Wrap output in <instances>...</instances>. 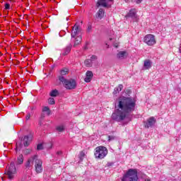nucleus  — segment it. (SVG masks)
Instances as JSON below:
<instances>
[{"label": "nucleus", "mask_w": 181, "mask_h": 181, "mask_svg": "<svg viewBox=\"0 0 181 181\" xmlns=\"http://www.w3.org/2000/svg\"><path fill=\"white\" fill-rule=\"evenodd\" d=\"M107 165V166H112V163H108Z\"/></svg>", "instance_id": "obj_36"}, {"label": "nucleus", "mask_w": 181, "mask_h": 181, "mask_svg": "<svg viewBox=\"0 0 181 181\" xmlns=\"http://www.w3.org/2000/svg\"><path fill=\"white\" fill-rule=\"evenodd\" d=\"M5 9H6V10L11 9V4H9L8 3H6L5 4Z\"/></svg>", "instance_id": "obj_31"}, {"label": "nucleus", "mask_w": 181, "mask_h": 181, "mask_svg": "<svg viewBox=\"0 0 181 181\" xmlns=\"http://www.w3.org/2000/svg\"><path fill=\"white\" fill-rule=\"evenodd\" d=\"M144 67L146 69V70H148V69L152 67V62H151L149 59H146L144 61Z\"/></svg>", "instance_id": "obj_17"}, {"label": "nucleus", "mask_w": 181, "mask_h": 181, "mask_svg": "<svg viewBox=\"0 0 181 181\" xmlns=\"http://www.w3.org/2000/svg\"><path fill=\"white\" fill-rule=\"evenodd\" d=\"M84 64L86 67H91L93 66V63L90 59H86L84 62Z\"/></svg>", "instance_id": "obj_23"}, {"label": "nucleus", "mask_w": 181, "mask_h": 181, "mask_svg": "<svg viewBox=\"0 0 181 181\" xmlns=\"http://www.w3.org/2000/svg\"><path fill=\"white\" fill-rule=\"evenodd\" d=\"M124 1H125V2H127V3L129 2V0H124Z\"/></svg>", "instance_id": "obj_41"}, {"label": "nucleus", "mask_w": 181, "mask_h": 181, "mask_svg": "<svg viewBox=\"0 0 181 181\" xmlns=\"http://www.w3.org/2000/svg\"><path fill=\"white\" fill-rule=\"evenodd\" d=\"M96 159H104L108 155V149L104 146H98L94 153Z\"/></svg>", "instance_id": "obj_5"}, {"label": "nucleus", "mask_w": 181, "mask_h": 181, "mask_svg": "<svg viewBox=\"0 0 181 181\" xmlns=\"http://www.w3.org/2000/svg\"><path fill=\"white\" fill-rule=\"evenodd\" d=\"M128 57V52L127 51H120L117 54V59H119L120 60H122L125 59V57Z\"/></svg>", "instance_id": "obj_14"}, {"label": "nucleus", "mask_w": 181, "mask_h": 181, "mask_svg": "<svg viewBox=\"0 0 181 181\" xmlns=\"http://www.w3.org/2000/svg\"><path fill=\"white\" fill-rule=\"evenodd\" d=\"M69 73V69L66 68L63 69L62 70H61L60 71V75L59 76V77H63V76H66V74H67Z\"/></svg>", "instance_id": "obj_22"}, {"label": "nucleus", "mask_w": 181, "mask_h": 181, "mask_svg": "<svg viewBox=\"0 0 181 181\" xmlns=\"http://www.w3.org/2000/svg\"><path fill=\"white\" fill-rule=\"evenodd\" d=\"M17 165H22L23 163V155L21 154L18 158H17Z\"/></svg>", "instance_id": "obj_21"}, {"label": "nucleus", "mask_w": 181, "mask_h": 181, "mask_svg": "<svg viewBox=\"0 0 181 181\" xmlns=\"http://www.w3.org/2000/svg\"><path fill=\"white\" fill-rule=\"evenodd\" d=\"M71 47H73V45L69 44L66 47L63 48L62 50L61 56H67V54L71 52Z\"/></svg>", "instance_id": "obj_10"}, {"label": "nucleus", "mask_w": 181, "mask_h": 181, "mask_svg": "<svg viewBox=\"0 0 181 181\" xmlns=\"http://www.w3.org/2000/svg\"><path fill=\"white\" fill-rule=\"evenodd\" d=\"M42 112H47V115H50V108L47 106H45L42 108Z\"/></svg>", "instance_id": "obj_24"}, {"label": "nucleus", "mask_w": 181, "mask_h": 181, "mask_svg": "<svg viewBox=\"0 0 181 181\" xmlns=\"http://www.w3.org/2000/svg\"><path fill=\"white\" fill-rule=\"evenodd\" d=\"M115 47H118V46L115 45Z\"/></svg>", "instance_id": "obj_42"}, {"label": "nucleus", "mask_w": 181, "mask_h": 181, "mask_svg": "<svg viewBox=\"0 0 181 181\" xmlns=\"http://www.w3.org/2000/svg\"><path fill=\"white\" fill-rule=\"evenodd\" d=\"M84 156H86V153L84 151H81L80 154H79V159H80L81 162H82Z\"/></svg>", "instance_id": "obj_25"}, {"label": "nucleus", "mask_w": 181, "mask_h": 181, "mask_svg": "<svg viewBox=\"0 0 181 181\" xmlns=\"http://www.w3.org/2000/svg\"><path fill=\"white\" fill-rule=\"evenodd\" d=\"M35 166L36 173H42L43 172V161L39 158L37 155L31 156L25 163V168L28 170H30Z\"/></svg>", "instance_id": "obj_2"}, {"label": "nucleus", "mask_w": 181, "mask_h": 181, "mask_svg": "<svg viewBox=\"0 0 181 181\" xmlns=\"http://www.w3.org/2000/svg\"><path fill=\"white\" fill-rule=\"evenodd\" d=\"M104 13H105V11L103 8H100L98 11L96 13V18L99 21H101L103 18H104Z\"/></svg>", "instance_id": "obj_15"}, {"label": "nucleus", "mask_w": 181, "mask_h": 181, "mask_svg": "<svg viewBox=\"0 0 181 181\" xmlns=\"http://www.w3.org/2000/svg\"><path fill=\"white\" fill-rule=\"evenodd\" d=\"M15 173H16V168L15 167V163L11 162L8 167V169L5 173V175H7L8 179L12 180V179H13V175H15Z\"/></svg>", "instance_id": "obj_6"}, {"label": "nucleus", "mask_w": 181, "mask_h": 181, "mask_svg": "<svg viewBox=\"0 0 181 181\" xmlns=\"http://www.w3.org/2000/svg\"><path fill=\"white\" fill-rule=\"evenodd\" d=\"M30 119V113H28L26 117H25V119L26 121H28V119Z\"/></svg>", "instance_id": "obj_33"}, {"label": "nucleus", "mask_w": 181, "mask_h": 181, "mask_svg": "<svg viewBox=\"0 0 181 181\" xmlns=\"http://www.w3.org/2000/svg\"><path fill=\"white\" fill-rule=\"evenodd\" d=\"M43 149V144H38L37 146V151H42Z\"/></svg>", "instance_id": "obj_29"}, {"label": "nucleus", "mask_w": 181, "mask_h": 181, "mask_svg": "<svg viewBox=\"0 0 181 181\" xmlns=\"http://www.w3.org/2000/svg\"><path fill=\"white\" fill-rule=\"evenodd\" d=\"M59 80L67 90H74L77 87V83L74 79L67 80L64 76H59Z\"/></svg>", "instance_id": "obj_4"}, {"label": "nucleus", "mask_w": 181, "mask_h": 181, "mask_svg": "<svg viewBox=\"0 0 181 181\" xmlns=\"http://www.w3.org/2000/svg\"><path fill=\"white\" fill-rule=\"evenodd\" d=\"M154 124H156V119L153 117H151L147 119V122L145 124V128H151L153 127Z\"/></svg>", "instance_id": "obj_9"}, {"label": "nucleus", "mask_w": 181, "mask_h": 181, "mask_svg": "<svg viewBox=\"0 0 181 181\" xmlns=\"http://www.w3.org/2000/svg\"><path fill=\"white\" fill-rule=\"evenodd\" d=\"M114 139H115V136H108V141H109V142L110 141H114Z\"/></svg>", "instance_id": "obj_32"}, {"label": "nucleus", "mask_w": 181, "mask_h": 181, "mask_svg": "<svg viewBox=\"0 0 181 181\" xmlns=\"http://www.w3.org/2000/svg\"><path fill=\"white\" fill-rule=\"evenodd\" d=\"M41 118H45V114L43 113L41 114Z\"/></svg>", "instance_id": "obj_38"}, {"label": "nucleus", "mask_w": 181, "mask_h": 181, "mask_svg": "<svg viewBox=\"0 0 181 181\" xmlns=\"http://www.w3.org/2000/svg\"><path fill=\"white\" fill-rule=\"evenodd\" d=\"M92 28L91 25H88V30H90Z\"/></svg>", "instance_id": "obj_37"}, {"label": "nucleus", "mask_w": 181, "mask_h": 181, "mask_svg": "<svg viewBox=\"0 0 181 181\" xmlns=\"http://www.w3.org/2000/svg\"><path fill=\"white\" fill-rule=\"evenodd\" d=\"M94 74H93V71H88L86 74V78H84V81L86 83H90L91 80H93V76Z\"/></svg>", "instance_id": "obj_13"}, {"label": "nucleus", "mask_w": 181, "mask_h": 181, "mask_svg": "<svg viewBox=\"0 0 181 181\" xmlns=\"http://www.w3.org/2000/svg\"><path fill=\"white\" fill-rule=\"evenodd\" d=\"M71 36L72 39L76 36H80V25L77 23L72 28Z\"/></svg>", "instance_id": "obj_8"}, {"label": "nucleus", "mask_w": 181, "mask_h": 181, "mask_svg": "<svg viewBox=\"0 0 181 181\" xmlns=\"http://www.w3.org/2000/svg\"><path fill=\"white\" fill-rule=\"evenodd\" d=\"M136 103L132 98L122 97L119 98L117 109L112 114V119L117 122L124 121L127 117L135 111Z\"/></svg>", "instance_id": "obj_1"}, {"label": "nucleus", "mask_w": 181, "mask_h": 181, "mask_svg": "<svg viewBox=\"0 0 181 181\" xmlns=\"http://www.w3.org/2000/svg\"><path fill=\"white\" fill-rule=\"evenodd\" d=\"M32 139V135L29 136H25L23 138V145L24 146H29V141Z\"/></svg>", "instance_id": "obj_18"}, {"label": "nucleus", "mask_w": 181, "mask_h": 181, "mask_svg": "<svg viewBox=\"0 0 181 181\" xmlns=\"http://www.w3.org/2000/svg\"><path fill=\"white\" fill-rule=\"evenodd\" d=\"M62 151H57V155H58V156H60V155H62Z\"/></svg>", "instance_id": "obj_35"}, {"label": "nucleus", "mask_w": 181, "mask_h": 181, "mask_svg": "<svg viewBox=\"0 0 181 181\" xmlns=\"http://www.w3.org/2000/svg\"><path fill=\"white\" fill-rule=\"evenodd\" d=\"M136 4H141L142 2V0H135Z\"/></svg>", "instance_id": "obj_34"}, {"label": "nucleus", "mask_w": 181, "mask_h": 181, "mask_svg": "<svg viewBox=\"0 0 181 181\" xmlns=\"http://www.w3.org/2000/svg\"><path fill=\"white\" fill-rule=\"evenodd\" d=\"M144 42L146 45H148V46H153V45H156L155 35L151 34L146 35L144 38Z\"/></svg>", "instance_id": "obj_7"}, {"label": "nucleus", "mask_w": 181, "mask_h": 181, "mask_svg": "<svg viewBox=\"0 0 181 181\" xmlns=\"http://www.w3.org/2000/svg\"><path fill=\"white\" fill-rule=\"evenodd\" d=\"M126 18H132V19H136V18H138V16L136 15V9H130L129 13L127 14Z\"/></svg>", "instance_id": "obj_11"}, {"label": "nucleus", "mask_w": 181, "mask_h": 181, "mask_svg": "<svg viewBox=\"0 0 181 181\" xmlns=\"http://www.w3.org/2000/svg\"><path fill=\"white\" fill-rule=\"evenodd\" d=\"M87 49H88V47H87V46H86V47H84V49H85V50H87Z\"/></svg>", "instance_id": "obj_40"}, {"label": "nucleus", "mask_w": 181, "mask_h": 181, "mask_svg": "<svg viewBox=\"0 0 181 181\" xmlns=\"http://www.w3.org/2000/svg\"><path fill=\"white\" fill-rule=\"evenodd\" d=\"M89 60H91V62L93 63V62H94V60H97V56L95 55H92L90 57V59Z\"/></svg>", "instance_id": "obj_30"}, {"label": "nucleus", "mask_w": 181, "mask_h": 181, "mask_svg": "<svg viewBox=\"0 0 181 181\" xmlns=\"http://www.w3.org/2000/svg\"><path fill=\"white\" fill-rule=\"evenodd\" d=\"M122 88H124V86H122V84H119L118 86V87L115 88L114 91H113V94H118V93H119V91H121L122 90Z\"/></svg>", "instance_id": "obj_19"}, {"label": "nucleus", "mask_w": 181, "mask_h": 181, "mask_svg": "<svg viewBox=\"0 0 181 181\" xmlns=\"http://www.w3.org/2000/svg\"><path fill=\"white\" fill-rule=\"evenodd\" d=\"M31 152H32V149H30V148H27V149L24 150L25 155H29L30 153H31Z\"/></svg>", "instance_id": "obj_28"}, {"label": "nucleus", "mask_w": 181, "mask_h": 181, "mask_svg": "<svg viewBox=\"0 0 181 181\" xmlns=\"http://www.w3.org/2000/svg\"><path fill=\"white\" fill-rule=\"evenodd\" d=\"M122 181H138V170L129 169L122 178Z\"/></svg>", "instance_id": "obj_3"}, {"label": "nucleus", "mask_w": 181, "mask_h": 181, "mask_svg": "<svg viewBox=\"0 0 181 181\" xmlns=\"http://www.w3.org/2000/svg\"><path fill=\"white\" fill-rule=\"evenodd\" d=\"M2 180H4V177H2Z\"/></svg>", "instance_id": "obj_43"}, {"label": "nucleus", "mask_w": 181, "mask_h": 181, "mask_svg": "<svg viewBox=\"0 0 181 181\" xmlns=\"http://www.w3.org/2000/svg\"><path fill=\"white\" fill-rule=\"evenodd\" d=\"M74 39L75 40L74 47H76V46H78V45L81 43V40H83L81 35H78L77 37H75Z\"/></svg>", "instance_id": "obj_16"}, {"label": "nucleus", "mask_w": 181, "mask_h": 181, "mask_svg": "<svg viewBox=\"0 0 181 181\" xmlns=\"http://www.w3.org/2000/svg\"><path fill=\"white\" fill-rule=\"evenodd\" d=\"M59 94L60 93H59V90H57V89L52 90L49 93L50 97H57V95H59Z\"/></svg>", "instance_id": "obj_20"}, {"label": "nucleus", "mask_w": 181, "mask_h": 181, "mask_svg": "<svg viewBox=\"0 0 181 181\" xmlns=\"http://www.w3.org/2000/svg\"><path fill=\"white\" fill-rule=\"evenodd\" d=\"M144 181H151V179L147 178V179H145Z\"/></svg>", "instance_id": "obj_39"}, {"label": "nucleus", "mask_w": 181, "mask_h": 181, "mask_svg": "<svg viewBox=\"0 0 181 181\" xmlns=\"http://www.w3.org/2000/svg\"><path fill=\"white\" fill-rule=\"evenodd\" d=\"M48 103L50 104L51 105H53L56 104V102L54 101V98H49L48 99Z\"/></svg>", "instance_id": "obj_26"}, {"label": "nucleus", "mask_w": 181, "mask_h": 181, "mask_svg": "<svg viewBox=\"0 0 181 181\" xmlns=\"http://www.w3.org/2000/svg\"><path fill=\"white\" fill-rule=\"evenodd\" d=\"M112 0H98L97 2V6H103V8H108V2H111Z\"/></svg>", "instance_id": "obj_12"}, {"label": "nucleus", "mask_w": 181, "mask_h": 181, "mask_svg": "<svg viewBox=\"0 0 181 181\" xmlns=\"http://www.w3.org/2000/svg\"><path fill=\"white\" fill-rule=\"evenodd\" d=\"M57 131H58L59 132H63V131H64V127L63 126L57 127Z\"/></svg>", "instance_id": "obj_27"}]
</instances>
